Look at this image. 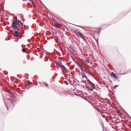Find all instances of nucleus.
<instances>
[{
    "instance_id": "14",
    "label": "nucleus",
    "mask_w": 131,
    "mask_h": 131,
    "mask_svg": "<svg viewBox=\"0 0 131 131\" xmlns=\"http://www.w3.org/2000/svg\"><path fill=\"white\" fill-rule=\"evenodd\" d=\"M22 51L23 52H25L26 50L25 49L23 48L22 50Z\"/></svg>"
},
{
    "instance_id": "18",
    "label": "nucleus",
    "mask_w": 131,
    "mask_h": 131,
    "mask_svg": "<svg viewBox=\"0 0 131 131\" xmlns=\"http://www.w3.org/2000/svg\"><path fill=\"white\" fill-rule=\"evenodd\" d=\"M32 0H30V1H32Z\"/></svg>"
},
{
    "instance_id": "10",
    "label": "nucleus",
    "mask_w": 131,
    "mask_h": 131,
    "mask_svg": "<svg viewBox=\"0 0 131 131\" xmlns=\"http://www.w3.org/2000/svg\"><path fill=\"white\" fill-rule=\"evenodd\" d=\"M68 49L71 52L73 53L74 51V50L72 49L71 47H69L68 48Z\"/></svg>"
},
{
    "instance_id": "6",
    "label": "nucleus",
    "mask_w": 131,
    "mask_h": 131,
    "mask_svg": "<svg viewBox=\"0 0 131 131\" xmlns=\"http://www.w3.org/2000/svg\"><path fill=\"white\" fill-rule=\"evenodd\" d=\"M19 34V32L17 31H15L14 34V36L16 37H17L18 36Z\"/></svg>"
},
{
    "instance_id": "1",
    "label": "nucleus",
    "mask_w": 131,
    "mask_h": 131,
    "mask_svg": "<svg viewBox=\"0 0 131 131\" xmlns=\"http://www.w3.org/2000/svg\"><path fill=\"white\" fill-rule=\"evenodd\" d=\"M21 24V28L23 29V24L21 21H19L18 20L14 19L12 24V27L14 30L19 31L20 30V28L19 27V26L20 24Z\"/></svg>"
},
{
    "instance_id": "8",
    "label": "nucleus",
    "mask_w": 131,
    "mask_h": 131,
    "mask_svg": "<svg viewBox=\"0 0 131 131\" xmlns=\"http://www.w3.org/2000/svg\"><path fill=\"white\" fill-rule=\"evenodd\" d=\"M116 112L117 114H118V115L120 116H121L122 115V114L120 112V111L119 110H117L116 111Z\"/></svg>"
},
{
    "instance_id": "15",
    "label": "nucleus",
    "mask_w": 131,
    "mask_h": 131,
    "mask_svg": "<svg viewBox=\"0 0 131 131\" xmlns=\"http://www.w3.org/2000/svg\"><path fill=\"white\" fill-rule=\"evenodd\" d=\"M32 4L34 3V2L32 0L31 1Z\"/></svg>"
},
{
    "instance_id": "17",
    "label": "nucleus",
    "mask_w": 131,
    "mask_h": 131,
    "mask_svg": "<svg viewBox=\"0 0 131 131\" xmlns=\"http://www.w3.org/2000/svg\"><path fill=\"white\" fill-rule=\"evenodd\" d=\"M1 9V5L0 4V10Z\"/></svg>"
},
{
    "instance_id": "13",
    "label": "nucleus",
    "mask_w": 131,
    "mask_h": 131,
    "mask_svg": "<svg viewBox=\"0 0 131 131\" xmlns=\"http://www.w3.org/2000/svg\"><path fill=\"white\" fill-rule=\"evenodd\" d=\"M82 76H83V78H86V79L87 80V77L85 76V75H84V74H83L82 75Z\"/></svg>"
},
{
    "instance_id": "7",
    "label": "nucleus",
    "mask_w": 131,
    "mask_h": 131,
    "mask_svg": "<svg viewBox=\"0 0 131 131\" xmlns=\"http://www.w3.org/2000/svg\"><path fill=\"white\" fill-rule=\"evenodd\" d=\"M59 64L63 70H65L66 68L64 65H62L61 63H60Z\"/></svg>"
},
{
    "instance_id": "2",
    "label": "nucleus",
    "mask_w": 131,
    "mask_h": 131,
    "mask_svg": "<svg viewBox=\"0 0 131 131\" xmlns=\"http://www.w3.org/2000/svg\"><path fill=\"white\" fill-rule=\"evenodd\" d=\"M74 32L77 36L80 37L81 38L83 39L84 40H85L83 34L81 32H79L78 30H74Z\"/></svg>"
},
{
    "instance_id": "3",
    "label": "nucleus",
    "mask_w": 131,
    "mask_h": 131,
    "mask_svg": "<svg viewBox=\"0 0 131 131\" xmlns=\"http://www.w3.org/2000/svg\"><path fill=\"white\" fill-rule=\"evenodd\" d=\"M87 81L88 83L90 84V85L92 88H91V89H93V90L94 89L95 87L94 85L89 80H87Z\"/></svg>"
},
{
    "instance_id": "16",
    "label": "nucleus",
    "mask_w": 131,
    "mask_h": 131,
    "mask_svg": "<svg viewBox=\"0 0 131 131\" xmlns=\"http://www.w3.org/2000/svg\"><path fill=\"white\" fill-rule=\"evenodd\" d=\"M86 62L87 63H89V61H88V60H87L86 61Z\"/></svg>"
},
{
    "instance_id": "12",
    "label": "nucleus",
    "mask_w": 131,
    "mask_h": 131,
    "mask_svg": "<svg viewBox=\"0 0 131 131\" xmlns=\"http://www.w3.org/2000/svg\"><path fill=\"white\" fill-rule=\"evenodd\" d=\"M77 64L80 67V69H81L82 68V66L80 64L79 62H77Z\"/></svg>"
},
{
    "instance_id": "4",
    "label": "nucleus",
    "mask_w": 131,
    "mask_h": 131,
    "mask_svg": "<svg viewBox=\"0 0 131 131\" xmlns=\"http://www.w3.org/2000/svg\"><path fill=\"white\" fill-rule=\"evenodd\" d=\"M111 76L113 77L116 79H118V77L113 72H112L111 74Z\"/></svg>"
},
{
    "instance_id": "11",
    "label": "nucleus",
    "mask_w": 131,
    "mask_h": 131,
    "mask_svg": "<svg viewBox=\"0 0 131 131\" xmlns=\"http://www.w3.org/2000/svg\"><path fill=\"white\" fill-rule=\"evenodd\" d=\"M85 88H88L89 90H90L91 91H92L93 90V89H91V88H90L88 86V85H85Z\"/></svg>"
},
{
    "instance_id": "5",
    "label": "nucleus",
    "mask_w": 131,
    "mask_h": 131,
    "mask_svg": "<svg viewBox=\"0 0 131 131\" xmlns=\"http://www.w3.org/2000/svg\"><path fill=\"white\" fill-rule=\"evenodd\" d=\"M54 23L55 24L56 27L57 28H58L60 26V24L59 23L56 21H54Z\"/></svg>"
},
{
    "instance_id": "9",
    "label": "nucleus",
    "mask_w": 131,
    "mask_h": 131,
    "mask_svg": "<svg viewBox=\"0 0 131 131\" xmlns=\"http://www.w3.org/2000/svg\"><path fill=\"white\" fill-rule=\"evenodd\" d=\"M33 84H32L31 82H29L28 83V86L30 87H31L33 86Z\"/></svg>"
}]
</instances>
